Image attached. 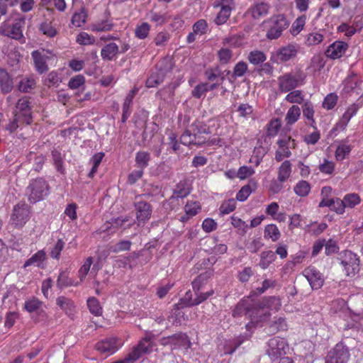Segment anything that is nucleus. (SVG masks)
I'll return each instance as SVG.
<instances>
[{
  "label": "nucleus",
  "instance_id": "6e6552de",
  "mask_svg": "<svg viewBox=\"0 0 363 363\" xmlns=\"http://www.w3.org/2000/svg\"><path fill=\"white\" fill-rule=\"evenodd\" d=\"M30 207L26 203L16 204L11 214V225L15 228H22L30 219Z\"/></svg>",
  "mask_w": 363,
  "mask_h": 363
},
{
  "label": "nucleus",
  "instance_id": "69168bd1",
  "mask_svg": "<svg viewBox=\"0 0 363 363\" xmlns=\"http://www.w3.org/2000/svg\"><path fill=\"white\" fill-rule=\"evenodd\" d=\"M61 79L58 75V73L55 71L50 72L47 78L45 80V85L50 87L51 86H58Z\"/></svg>",
  "mask_w": 363,
  "mask_h": 363
},
{
  "label": "nucleus",
  "instance_id": "393cba45",
  "mask_svg": "<svg viewBox=\"0 0 363 363\" xmlns=\"http://www.w3.org/2000/svg\"><path fill=\"white\" fill-rule=\"evenodd\" d=\"M13 87V81L9 74L4 69L0 68V89L2 93L10 92Z\"/></svg>",
  "mask_w": 363,
  "mask_h": 363
},
{
  "label": "nucleus",
  "instance_id": "4be33fe9",
  "mask_svg": "<svg viewBox=\"0 0 363 363\" xmlns=\"http://www.w3.org/2000/svg\"><path fill=\"white\" fill-rule=\"evenodd\" d=\"M287 330V323L286 319L283 317H274L266 328V332L269 334H275L279 331Z\"/></svg>",
  "mask_w": 363,
  "mask_h": 363
},
{
  "label": "nucleus",
  "instance_id": "2eb2a0df",
  "mask_svg": "<svg viewBox=\"0 0 363 363\" xmlns=\"http://www.w3.org/2000/svg\"><path fill=\"white\" fill-rule=\"evenodd\" d=\"M14 113L22 117V122L29 125L33 121L30 101L27 98L20 99L16 106Z\"/></svg>",
  "mask_w": 363,
  "mask_h": 363
},
{
  "label": "nucleus",
  "instance_id": "0eeeda50",
  "mask_svg": "<svg viewBox=\"0 0 363 363\" xmlns=\"http://www.w3.org/2000/svg\"><path fill=\"white\" fill-rule=\"evenodd\" d=\"M289 349L286 341L280 337L271 338L267 343L266 352L272 360L281 358Z\"/></svg>",
  "mask_w": 363,
  "mask_h": 363
},
{
  "label": "nucleus",
  "instance_id": "a211bd4d",
  "mask_svg": "<svg viewBox=\"0 0 363 363\" xmlns=\"http://www.w3.org/2000/svg\"><path fill=\"white\" fill-rule=\"evenodd\" d=\"M348 48V44L344 41L337 40L330 45L325 52L327 57L335 60L345 55Z\"/></svg>",
  "mask_w": 363,
  "mask_h": 363
},
{
  "label": "nucleus",
  "instance_id": "052dcab7",
  "mask_svg": "<svg viewBox=\"0 0 363 363\" xmlns=\"http://www.w3.org/2000/svg\"><path fill=\"white\" fill-rule=\"evenodd\" d=\"M358 109L359 106L355 104H353L348 107L342 118V122L345 126L347 125L350 119L357 113Z\"/></svg>",
  "mask_w": 363,
  "mask_h": 363
},
{
  "label": "nucleus",
  "instance_id": "7c9ffc66",
  "mask_svg": "<svg viewBox=\"0 0 363 363\" xmlns=\"http://www.w3.org/2000/svg\"><path fill=\"white\" fill-rule=\"evenodd\" d=\"M151 156L148 152L139 151L135 155V163L136 165L142 169H144L149 165Z\"/></svg>",
  "mask_w": 363,
  "mask_h": 363
},
{
  "label": "nucleus",
  "instance_id": "a878e982",
  "mask_svg": "<svg viewBox=\"0 0 363 363\" xmlns=\"http://www.w3.org/2000/svg\"><path fill=\"white\" fill-rule=\"evenodd\" d=\"M119 53V48L115 43H110L106 45L101 51L103 60L111 61Z\"/></svg>",
  "mask_w": 363,
  "mask_h": 363
},
{
  "label": "nucleus",
  "instance_id": "473e14b6",
  "mask_svg": "<svg viewBox=\"0 0 363 363\" xmlns=\"http://www.w3.org/2000/svg\"><path fill=\"white\" fill-rule=\"evenodd\" d=\"M301 116V109L296 105H293L288 111L285 121L288 125H292L296 123Z\"/></svg>",
  "mask_w": 363,
  "mask_h": 363
},
{
  "label": "nucleus",
  "instance_id": "f03ea898",
  "mask_svg": "<svg viewBox=\"0 0 363 363\" xmlns=\"http://www.w3.org/2000/svg\"><path fill=\"white\" fill-rule=\"evenodd\" d=\"M49 193L50 186L43 178L32 179L26 189V196L30 203L45 199Z\"/></svg>",
  "mask_w": 363,
  "mask_h": 363
},
{
  "label": "nucleus",
  "instance_id": "b1692460",
  "mask_svg": "<svg viewBox=\"0 0 363 363\" xmlns=\"http://www.w3.org/2000/svg\"><path fill=\"white\" fill-rule=\"evenodd\" d=\"M172 350L179 347L189 349L191 346L190 340L186 333H178L172 335Z\"/></svg>",
  "mask_w": 363,
  "mask_h": 363
},
{
  "label": "nucleus",
  "instance_id": "cd10ccee",
  "mask_svg": "<svg viewBox=\"0 0 363 363\" xmlns=\"http://www.w3.org/2000/svg\"><path fill=\"white\" fill-rule=\"evenodd\" d=\"M137 92V90H131L126 96L123 105V115L121 118L122 123H125L128 117L130 116V106L133 103V99Z\"/></svg>",
  "mask_w": 363,
  "mask_h": 363
},
{
  "label": "nucleus",
  "instance_id": "7ed1b4c3",
  "mask_svg": "<svg viewBox=\"0 0 363 363\" xmlns=\"http://www.w3.org/2000/svg\"><path fill=\"white\" fill-rule=\"evenodd\" d=\"M306 75L301 70L284 74L278 77L279 88L281 92H288L305 84Z\"/></svg>",
  "mask_w": 363,
  "mask_h": 363
},
{
  "label": "nucleus",
  "instance_id": "c03bdc74",
  "mask_svg": "<svg viewBox=\"0 0 363 363\" xmlns=\"http://www.w3.org/2000/svg\"><path fill=\"white\" fill-rule=\"evenodd\" d=\"M306 15H302L298 17L292 23V26L290 28L291 33L293 35H296L297 34H298L303 30V26L306 23Z\"/></svg>",
  "mask_w": 363,
  "mask_h": 363
},
{
  "label": "nucleus",
  "instance_id": "de8ad7c7",
  "mask_svg": "<svg viewBox=\"0 0 363 363\" xmlns=\"http://www.w3.org/2000/svg\"><path fill=\"white\" fill-rule=\"evenodd\" d=\"M87 306L89 311L92 314L96 316H99L102 314V308L100 306L99 301L96 298L91 297L88 298Z\"/></svg>",
  "mask_w": 363,
  "mask_h": 363
},
{
  "label": "nucleus",
  "instance_id": "864d4df0",
  "mask_svg": "<svg viewBox=\"0 0 363 363\" xmlns=\"http://www.w3.org/2000/svg\"><path fill=\"white\" fill-rule=\"evenodd\" d=\"M180 143L186 146L191 145L197 146V141L195 139V136L193 135L191 131L189 129L186 130L181 135Z\"/></svg>",
  "mask_w": 363,
  "mask_h": 363
},
{
  "label": "nucleus",
  "instance_id": "e2e57ef3",
  "mask_svg": "<svg viewBox=\"0 0 363 363\" xmlns=\"http://www.w3.org/2000/svg\"><path fill=\"white\" fill-rule=\"evenodd\" d=\"M281 127V121L279 119L276 118L272 120L269 124L268 128L267 130V135L269 137H274L275 136L278 131L279 130Z\"/></svg>",
  "mask_w": 363,
  "mask_h": 363
},
{
  "label": "nucleus",
  "instance_id": "6ab92c4d",
  "mask_svg": "<svg viewBox=\"0 0 363 363\" xmlns=\"http://www.w3.org/2000/svg\"><path fill=\"white\" fill-rule=\"evenodd\" d=\"M269 5L265 2H255L247 11L246 13L255 20L264 17L269 13Z\"/></svg>",
  "mask_w": 363,
  "mask_h": 363
},
{
  "label": "nucleus",
  "instance_id": "9d476101",
  "mask_svg": "<svg viewBox=\"0 0 363 363\" xmlns=\"http://www.w3.org/2000/svg\"><path fill=\"white\" fill-rule=\"evenodd\" d=\"M298 49V45L288 44L273 52L271 60L276 63L287 62L296 56Z\"/></svg>",
  "mask_w": 363,
  "mask_h": 363
},
{
  "label": "nucleus",
  "instance_id": "ddd939ff",
  "mask_svg": "<svg viewBox=\"0 0 363 363\" xmlns=\"http://www.w3.org/2000/svg\"><path fill=\"white\" fill-rule=\"evenodd\" d=\"M121 347L119 340L116 337H108L98 342L95 348L101 354L106 356L115 353Z\"/></svg>",
  "mask_w": 363,
  "mask_h": 363
},
{
  "label": "nucleus",
  "instance_id": "4d7b16f0",
  "mask_svg": "<svg viewBox=\"0 0 363 363\" xmlns=\"http://www.w3.org/2000/svg\"><path fill=\"white\" fill-rule=\"evenodd\" d=\"M345 208H353L360 202V198L357 194H348L343 198Z\"/></svg>",
  "mask_w": 363,
  "mask_h": 363
},
{
  "label": "nucleus",
  "instance_id": "f3484780",
  "mask_svg": "<svg viewBox=\"0 0 363 363\" xmlns=\"http://www.w3.org/2000/svg\"><path fill=\"white\" fill-rule=\"evenodd\" d=\"M191 133L195 136L197 141V146L203 145L206 142V138L204 134H210L209 128L203 122L196 121L189 128Z\"/></svg>",
  "mask_w": 363,
  "mask_h": 363
},
{
  "label": "nucleus",
  "instance_id": "bb28decb",
  "mask_svg": "<svg viewBox=\"0 0 363 363\" xmlns=\"http://www.w3.org/2000/svg\"><path fill=\"white\" fill-rule=\"evenodd\" d=\"M220 85V83L213 84L202 83L196 85L192 91V96L200 99L206 92L214 90Z\"/></svg>",
  "mask_w": 363,
  "mask_h": 363
},
{
  "label": "nucleus",
  "instance_id": "2f4dec72",
  "mask_svg": "<svg viewBox=\"0 0 363 363\" xmlns=\"http://www.w3.org/2000/svg\"><path fill=\"white\" fill-rule=\"evenodd\" d=\"M276 259L275 253L271 250L263 251L260 254L259 266L262 269H267Z\"/></svg>",
  "mask_w": 363,
  "mask_h": 363
},
{
  "label": "nucleus",
  "instance_id": "aec40b11",
  "mask_svg": "<svg viewBox=\"0 0 363 363\" xmlns=\"http://www.w3.org/2000/svg\"><path fill=\"white\" fill-rule=\"evenodd\" d=\"M174 62L172 58L170 57H165L157 63L155 66V71L164 79L169 73L172 72Z\"/></svg>",
  "mask_w": 363,
  "mask_h": 363
},
{
  "label": "nucleus",
  "instance_id": "774afa93",
  "mask_svg": "<svg viewBox=\"0 0 363 363\" xmlns=\"http://www.w3.org/2000/svg\"><path fill=\"white\" fill-rule=\"evenodd\" d=\"M201 209V206L197 201H188L184 206L185 213L190 216H196Z\"/></svg>",
  "mask_w": 363,
  "mask_h": 363
},
{
  "label": "nucleus",
  "instance_id": "4468645a",
  "mask_svg": "<svg viewBox=\"0 0 363 363\" xmlns=\"http://www.w3.org/2000/svg\"><path fill=\"white\" fill-rule=\"evenodd\" d=\"M50 52L45 50H34L31 53L35 70L39 74H43L48 70L47 62L50 60Z\"/></svg>",
  "mask_w": 363,
  "mask_h": 363
},
{
  "label": "nucleus",
  "instance_id": "49530a36",
  "mask_svg": "<svg viewBox=\"0 0 363 363\" xmlns=\"http://www.w3.org/2000/svg\"><path fill=\"white\" fill-rule=\"evenodd\" d=\"M164 79L155 71L150 74L147 79L145 84L148 88L156 87L164 82Z\"/></svg>",
  "mask_w": 363,
  "mask_h": 363
},
{
  "label": "nucleus",
  "instance_id": "e433bc0d",
  "mask_svg": "<svg viewBox=\"0 0 363 363\" xmlns=\"http://www.w3.org/2000/svg\"><path fill=\"white\" fill-rule=\"evenodd\" d=\"M244 338L239 337L233 340L226 342L223 347V353L225 354H233L236 349L243 342Z\"/></svg>",
  "mask_w": 363,
  "mask_h": 363
},
{
  "label": "nucleus",
  "instance_id": "09e8293b",
  "mask_svg": "<svg viewBox=\"0 0 363 363\" xmlns=\"http://www.w3.org/2000/svg\"><path fill=\"white\" fill-rule=\"evenodd\" d=\"M52 157L57 171L63 174L65 172V168L63 167V157L61 152L57 150H54L52 152Z\"/></svg>",
  "mask_w": 363,
  "mask_h": 363
},
{
  "label": "nucleus",
  "instance_id": "f704fd0d",
  "mask_svg": "<svg viewBox=\"0 0 363 363\" xmlns=\"http://www.w3.org/2000/svg\"><path fill=\"white\" fill-rule=\"evenodd\" d=\"M43 303L35 297L27 300L25 302L24 308L29 313H37L43 308Z\"/></svg>",
  "mask_w": 363,
  "mask_h": 363
},
{
  "label": "nucleus",
  "instance_id": "f8f14e48",
  "mask_svg": "<svg viewBox=\"0 0 363 363\" xmlns=\"http://www.w3.org/2000/svg\"><path fill=\"white\" fill-rule=\"evenodd\" d=\"M279 150L276 151L275 160L281 162L284 157H289L291 155L290 149L296 147V143L291 136H284L277 141Z\"/></svg>",
  "mask_w": 363,
  "mask_h": 363
},
{
  "label": "nucleus",
  "instance_id": "603ef678",
  "mask_svg": "<svg viewBox=\"0 0 363 363\" xmlns=\"http://www.w3.org/2000/svg\"><path fill=\"white\" fill-rule=\"evenodd\" d=\"M86 13L84 9H82L79 12L75 13L72 18V23L76 27H81L86 22Z\"/></svg>",
  "mask_w": 363,
  "mask_h": 363
},
{
  "label": "nucleus",
  "instance_id": "9b49d317",
  "mask_svg": "<svg viewBox=\"0 0 363 363\" xmlns=\"http://www.w3.org/2000/svg\"><path fill=\"white\" fill-rule=\"evenodd\" d=\"M134 208L138 225H144L151 218L152 205L146 201L138 200L134 203Z\"/></svg>",
  "mask_w": 363,
  "mask_h": 363
},
{
  "label": "nucleus",
  "instance_id": "20e7f679",
  "mask_svg": "<svg viewBox=\"0 0 363 363\" xmlns=\"http://www.w3.org/2000/svg\"><path fill=\"white\" fill-rule=\"evenodd\" d=\"M264 23L269 25L266 36L269 40L279 38L289 26V21L283 14L273 16Z\"/></svg>",
  "mask_w": 363,
  "mask_h": 363
},
{
  "label": "nucleus",
  "instance_id": "5fc2aeb1",
  "mask_svg": "<svg viewBox=\"0 0 363 363\" xmlns=\"http://www.w3.org/2000/svg\"><path fill=\"white\" fill-rule=\"evenodd\" d=\"M157 132V125L155 123L146 125L142 133L143 140L144 142L150 140Z\"/></svg>",
  "mask_w": 363,
  "mask_h": 363
},
{
  "label": "nucleus",
  "instance_id": "6e6d98bb",
  "mask_svg": "<svg viewBox=\"0 0 363 363\" xmlns=\"http://www.w3.org/2000/svg\"><path fill=\"white\" fill-rule=\"evenodd\" d=\"M40 30L48 37L52 38L57 34L56 29L52 26V23L50 21L43 22L40 25Z\"/></svg>",
  "mask_w": 363,
  "mask_h": 363
},
{
  "label": "nucleus",
  "instance_id": "39448f33",
  "mask_svg": "<svg viewBox=\"0 0 363 363\" xmlns=\"http://www.w3.org/2000/svg\"><path fill=\"white\" fill-rule=\"evenodd\" d=\"M337 259L344 268L347 276H354L359 269V260L357 255L351 251L345 250L339 254Z\"/></svg>",
  "mask_w": 363,
  "mask_h": 363
},
{
  "label": "nucleus",
  "instance_id": "bf43d9fd",
  "mask_svg": "<svg viewBox=\"0 0 363 363\" xmlns=\"http://www.w3.org/2000/svg\"><path fill=\"white\" fill-rule=\"evenodd\" d=\"M113 27V24L109 20H103L95 23L93 25L92 30L101 32L111 30Z\"/></svg>",
  "mask_w": 363,
  "mask_h": 363
},
{
  "label": "nucleus",
  "instance_id": "58836bf2",
  "mask_svg": "<svg viewBox=\"0 0 363 363\" xmlns=\"http://www.w3.org/2000/svg\"><path fill=\"white\" fill-rule=\"evenodd\" d=\"M232 11V8L227 6H220V10L217 14L214 21L217 25L224 24L229 18Z\"/></svg>",
  "mask_w": 363,
  "mask_h": 363
},
{
  "label": "nucleus",
  "instance_id": "680f3d73",
  "mask_svg": "<svg viewBox=\"0 0 363 363\" xmlns=\"http://www.w3.org/2000/svg\"><path fill=\"white\" fill-rule=\"evenodd\" d=\"M302 108L303 116L312 123H315L313 119L314 109L313 104L309 101H304Z\"/></svg>",
  "mask_w": 363,
  "mask_h": 363
},
{
  "label": "nucleus",
  "instance_id": "c756f323",
  "mask_svg": "<svg viewBox=\"0 0 363 363\" xmlns=\"http://www.w3.org/2000/svg\"><path fill=\"white\" fill-rule=\"evenodd\" d=\"M352 150V146L345 142L340 143L335 150V157L337 161H342L347 158Z\"/></svg>",
  "mask_w": 363,
  "mask_h": 363
},
{
  "label": "nucleus",
  "instance_id": "412c9836",
  "mask_svg": "<svg viewBox=\"0 0 363 363\" xmlns=\"http://www.w3.org/2000/svg\"><path fill=\"white\" fill-rule=\"evenodd\" d=\"M191 192L189 184L186 181H180L173 191V195L169 198V201L174 202L179 198L186 197Z\"/></svg>",
  "mask_w": 363,
  "mask_h": 363
},
{
  "label": "nucleus",
  "instance_id": "423d86ee",
  "mask_svg": "<svg viewBox=\"0 0 363 363\" xmlns=\"http://www.w3.org/2000/svg\"><path fill=\"white\" fill-rule=\"evenodd\" d=\"M23 18H17L12 24L4 21L0 26V34L15 40H20L23 38V28L25 25Z\"/></svg>",
  "mask_w": 363,
  "mask_h": 363
},
{
  "label": "nucleus",
  "instance_id": "c85d7f7f",
  "mask_svg": "<svg viewBox=\"0 0 363 363\" xmlns=\"http://www.w3.org/2000/svg\"><path fill=\"white\" fill-rule=\"evenodd\" d=\"M291 173V163L289 160L284 161L278 169V180L280 182H286Z\"/></svg>",
  "mask_w": 363,
  "mask_h": 363
},
{
  "label": "nucleus",
  "instance_id": "f257e3e1",
  "mask_svg": "<svg viewBox=\"0 0 363 363\" xmlns=\"http://www.w3.org/2000/svg\"><path fill=\"white\" fill-rule=\"evenodd\" d=\"M265 306L266 304L262 303H255L250 298H244L236 304L233 311V316L235 318L246 316L250 319V323L246 325L247 329L250 330L252 325L267 320L269 313L264 311Z\"/></svg>",
  "mask_w": 363,
  "mask_h": 363
},
{
  "label": "nucleus",
  "instance_id": "a19ab883",
  "mask_svg": "<svg viewBox=\"0 0 363 363\" xmlns=\"http://www.w3.org/2000/svg\"><path fill=\"white\" fill-rule=\"evenodd\" d=\"M294 190L298 196H306L311 191V185L308 182L302 180L296 184Z\"/></svg>",
  "mask_w": 363,
  "mask_h": 363
},
{
  "label": "nucleus",
  "instance_id": "ea45409f",
  "mask_svg": "<svg viewBox=\"0 0 363 363\" xmlns=\"http://www.w3.org/2000/svg\"><path fill=\"white\" fill-rule=\"evenodd\" d=\"M77 284H74V281H72L71 279L68 277V273L65 271L62 272L57 278V286L59 289H62L65 287H67L69 286H77Z\"/></svg>",
  "mask_w": 363,
  "mask_h": 363
},
{
  "label": "nucleus",
  "instance_id": "79ce46f5",
  "mask_svg": "<svg viewBox=\"0 0 363 363\" xmlns=\"http://www.w3.org/2000/svg\"><path fill=\"white\" fill-rule=\"evenodd\" d=\"M249 62L255 65L264 62L267 60L266 55L259 50L251 51L247 57Z\"/></svg>",
  "mask_w": 363,
  "mask_h": 363
},
{
  "label": "nucleus",
  "instance_id": "a18cd8bd",
  "mask_svg": "<svg viewBox=\"0 0 363 363\" xmlns=\"http://www.w3.org/2000/svg\"><path fill=\"white\" fill-rule=\"evenodd\" d=\"M130 217L129 216H125V217H118L116 218H112L111 222H108L104 225V231L108 230L111 227L118 228L122 227L125 223L129 221Z\"/></svg>",
  "mask_w": 363,
  "mask_h": 363
},
{
  "label": "nucleus",
  "instance_id": "338daca9",
  "mask_svg": "<svg viewBox=\"0 0 363 363\" xmlns=\"http://www.w3.org/2000/svg\"><path fill=\"white\" fill-rule=\"evenodd\" d=\"M35 86V81L33 79H23L19 82L18 89L22 92H29L34 89Z\"/></svg>",
  "mask_w": 363,
  "mask_h": 363
},
{
  "label": "nucleus",
  "instance_id": "1a4fd4ad",
  "mask_svg": "<svg viewBox=\"0 0 363 363\" xmlns=\"http://www.w3.org/2000/svg\"><path fill=\"white\" fill-rule=\"evenodd\" d=\"M350 356L348 347L339 342L328 353L325 363H347Z\"/></svg>",
  "mask_w": 363,
  "mask_h": 363
},
{
  "label": "nucleus",
  "instance_id": "5701e85b",
  "mask_svg": "<svg viewBox=\"0 0 363 363\" xmlns=\"http://www.w3.org/2000/svg\"><path fill=\"white\" fill-rule=\"evenodd\" d=\"M362 83L360 78L357 74L352 72L348 77L344 80L342 91L349 94L353 91L355 89L358 88Z\"/></svg>",
  "mask_w": 363,
  "mask_h": 363
},
{
  "label": "nucleus",
  "instance_id": "72a5a7b5",
  "mask_svg": "<svg viewBox=\"0 0 363 363\" xmlns=\"http://www.w3.org/2000/svg\"><path fill=\"white\" fill-rule=\"evenodd\" d=\"M212 272L210 270L206 271L199 274L192 282V287L194 291H199L202 285L204 284L208 279L211 278Z\"/></svg>",
  "mask_w": 363,
  "mask_h": 363
},
{
  "label": "nucleus",
  "instance_id": "4c0bfd02",
  "mask_svg": "<svg viewBox=\"0 0 363 363\" xmlns=\"http://www.w3.org/2000/svg\"><path fill=\"white\" fill-rule=\"evenodd\" d=\"M303 99L304 95L301 90H291L285 97V100L291 104H301Z\"/></svg>",
  "mask_w": 363,
  "mask_h": 363
},
{
  "label": "nucleus",
  "instance_id": "13d9d810",
  "mask_svg": "<svg viewBox=\"0 0 363 363\" xmlns=\"http://www.w3.org/2000/svg\"><path fill=\"white\" fill-rule=\"evenodd\" d=\"M150 20L156 23V25H163L169 21L170 16L167 13L160 14L158 13L151 12L149 16Z\"/></svg>",
  "mask_w": 363,
  "mask_h": 363
},
{
  "label": "nucleus",
  "instance_id": "8fccbe9b",
  "mask_svg": "<svg viewBox=\"0 0 363 363\" xmlns=\"http://www.w3.org/2000/svg\"><path fill=\"white\" fill-rule=\"evenodd\" d=\"M247 70V65L245 62H239L237 63L233 69L231 78L235 80L238 77H242Z\"/></svg>",
  "mask_w": 363,
  "mask_h": 363
},
{
  "label": "nucleus",
  "instance_id": "c9c22d12",
  "mask_svg": "<svg viewBox=\"0 0 363 363\" xmlns=\"http://www.w3.org/2000/svg\"><path fill=\"white\" fill-rule=\"evenodd\" d=\"M45 258V252L43 250H39L35 253L30 258L28 259L24 263L23 267L26 268L31 265L39 267Z\"/></svg>",
  "mask_w": 363,
  "mask_h": 363
},
{
  "label": "nucleus",
  "instance_id": "0e129e2a",
  "mask_svg": "<svg viewBox=\"0 0 363 363\" xmlns=\"http://www.w3.org/2000/svg\"><path fill=\"white\" fill-rule=\"evenodd\" d=\"M65 242L62 239H58L57 242L52 247L50 255L52 259H59L60 257V253L64 249Z\"/></svg>",
  "mask_w": 363,
  "mask_h": 363
},
{
  "label": "nucleus",
  "instance_id": "dca6fc26",
  "mask_svg": "<svg viewBox=\"0 0 363 363\" xmlns=\"http://www.w3.org/2000/svg\"><path fill=\"white\" fill-rule=\"evenodd\" d=\"M313 289H319L324 283L321 273L313 267H308L303 272Z\"/></svg>",
  "mask_w": 363,
  "mask_h": 363
},
{
  "label": "nucleus",
  "instance_id": "37998d69",
  "mask_svg": "<svg viewBox=\"0 0 363 363\" xmlns=\"http://www.w3.org/2000/svg\"><path fill=\"white\" fill-rule=\"evenodd\" d=\"M264 237L271 238L272 241L275 242L280 238V232L274 224H269L264 228Z\"/></svg>",
  "mask_w": 363,
  "mask_h": 363
},
{
  "label": "nucleus",
  "instance_id": "3c124183",
  "mask_svg": "<svg viewBox=\"0 0 363 363\" xmlns=\"http://www.w3.org/2000/svg\"><path fill=\"white\" fill-rule=\"evenodd\" d=\"M57 305L60 307L62 310L67 311H72L74 307L73 301L65 296H60L56 300Z\"/></svg>",
  "mask_w": 363,
  "mask_h": 363
}]
</instances>
